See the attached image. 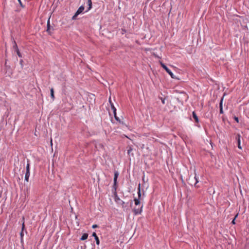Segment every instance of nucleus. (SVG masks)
<instances>
[{
  "label": "nucleus",
  "instance_id": "36",
  "mask_svg": "<svg viewBox=\"0 0 249 249\" xmlns=\"http://www.w3.org/2000/svg\"><path fill=\"white\" fill-rule=\"evenodd\" d=\"M23 62V60L22 59H21L20 60V63L22 65V63Z\"/></svg>",
  "mask_w": 249,
  "mask_h": 249
},
{
  "label": "nucleus",
  "instance_id": "28",
  "mask_svg": "<svg viewBox=\"0 0 249 249\" xmlns=\"http://www.w3.org/2000/svg\"><path fill=\"white\" fill-rule=\"evenodd\" d=\"M195 179H196V182H195V186H196V183L198 182V180H197V178H196V177H195Z\"/></svg>",
  "mask_w": 249,
  "mask_h": 249
},
{
  "label": "nucleus",
  "instance_id": "38",
  "mask_svg": "<svg viewBox=\"0 0 249 249\" xmlns=\"http://www.w3.org/2000/svg\"><path fill=\"white\" fill-rule=\"evenodd\" d=\"M164 100H165V99H163V100H162V103H163V104H164V103H165V102H164Z\"/></svg>",
  "mask_w": 249,
  "mask_h": 249
},
{
  "label": "nucleus",
  "instance_id": "26",
  "mask_svg": "<svg viewBox=\"0 0 249 249\" xmlns=\"http://www.w3.org/2000/svg\"><path fill=\"white\" fill-rule=\"evenodd\" d=\"M77 16L78 15H76V13H75V14L72 17V19H73V20L76 19V17H77Z\"/></svg>",
  "mask_w": 249,
  "mask_h": 249
},
{
  "label": "nucleus",
  "instance_id": "13",
  "mask_svg": "<svg viewBox=\"0 0 249 249\" xmlns=\"http://www.w3.org/2000/svg\"><path fill=\"white\" fill-rule=\"evenodd\" d=\"M47 26V29L46 31L49 34H51V25L50 24V19H49L48 20Z\"/></svg>",
  "mask_w": 249,
  "mask_h": 249
},
{
  "label": "nucleus",
  "instance_id": "32",
  "mask_svg": "<svg viewBox=\"0 0 249 249\" xmlns=\"http://www.w3.org/2000/svg\"><path fill=\"white\" fill-rule=\"evenodd\" d=\"M235 218H233V219L231 221V224H235Z\"/></svg>",
  "mask_w": 249,
  "mask_h": 249
},
{
  "label": "nucleus",
  "instance_id": "14",
  "mask_svg": "<svg viewBox=\"0 0 249 249\" xmlns=\"http://www.w3.org/2000/svg\"><path fill=\"white\" fill-rule=\"evenodd\" d=\"M134 201L136 206H140V199L135 198Z\"/></svg>",
  "mask_w": 249,
  "mask_h": 249
},
{
  "label": "nucleus",
  "instance_id": "18",
  "mask_svg": "<svg viewBox=\"0 0 249 249\" xmlns=\"http://www.w3.org/2000/svg\"><path fill=\"white\" fill-rule=\"evenodd\" d=\"M138 190V198L140 199L141 197V184H139Z\"/></svg>",
  "mask_w": 249,
  "mask_h": 249
},
{
  "label": "nucleus",
  "instance_id": "12",
  "mask_svg": "<svg viewBox=\"0 0 249 249\" xmlns=\"http://www.w3.org/2000/svg\"><path fill=\"white\" fill-rule=\"evenodd\" d=\"M126 148L127 149V154L129 156H130V155H132V156H133V153L131 154V152L133 150V148L131 147V146L128 145L127 146Z\"/></svg>",
  "mask_w": 249,
  "mask_h": 249
},
{
  "label": "nucleus",
  "instance_id": "2",
  "mask_svg": "<svg viewBox=\"0 0 249 249\" xmlns=\"http://www.w3.org/2000/svg\"><path fill=\"white\" fill-rule=\"evenodd\" d=\"M30 163H28L26 168V173L25 175V180L27 182L29 181V178L30 175Z\"/></svg>",
  "mask_w": 249,
  "mask_h": 249
},
{
  "label": "nucleus",
  "instance_id": "22",
  "mask_svg": "<svg viewBox=\"0 0 249 249\" xmlns=\"http://www.w3.org/2000/svg\"><path fill=\"white\" fill-rule=\"evenodd\" d=\"M50 91H51V97L53 100L54 98L53 89V88H52L50 90Z\"/></svg>",
  "mask_w": 249,
  "mask_h": 249
},
{
  "label": "nucleus",
  "instance_id": "1",
  "mask_svg": "<svg viewBox=\"0 0 249 249\" xmlns=\"http://www.w3.org/2000/svg\"><path fill=\"white\" fill-rule=\"evenodd\" d=\"M4 71L6 76H10L13 73L12 68L10 66L7 65V60H5Z\"/></svg>",
  "mask_w": 249,
  "mask_h": 249
},
{
  "label": "nucleus",
  "instance_id": "17",
  "mask_svg": "<svg viewBox=\"0 0 249 249\" xmlns=\"http://www.w3.org/2000/svg\"><path fill=\"white\" fill-rule=\"evenodd\" d=\"M88 4L89 7L88 8V10L86 12H87V11L90 10L91 9V8H92V1H91V0H88Z\"/></svg>",
  "mask_w": 249,
  "mask_h": 249
},
{
  "label": "nucleus",
  "instance_id": "34",
  "mask_svg": "<svg viewBox=\"0 0 249 249\" xmlns=\"http://www.w3.org/2000/svg\"><path fill=\"white\" fill-rule=\"evenodd\" d=\"M238 215V213H237L235 215V216H234V218H235V219H236V218L237 217Z\"/></svg>",
  "mask_w": 249,
  "mask_h": 249
},
{
  "label": "nucleus",
  "instance_id": "29",
  "mask_svg": "<svg viewBox=\"0 0 249 249\" xmlns=\"http://www.w3.org/2000/svg\"><path fill=\"white\" fill-rule=\"evenodd\" d=\"M174 109H176V111H178V110H180V108L179 107H177L176 106L174 107Z\"/></svg>",
  "mask_w": 249,
  "mask_h": 249
},
{
  "label": "nucleus",
  "instance_id": "19",
  "mask_svg": "<svg viewBox=\"0 0 249 249\" xmlns=\"http://www.w3.org/2000/svg\"><path fill=\"white\" fill-rule=\"evenodd\" d=\"M117 181H116V183H115V182H113L112 193L115 191L117 192Z\"/></svg>",
  "mask_w": 249,
  "mask_h": 249
},
{
  "label": "nucleus",
  "instance_id": "33",
  "mask_svg": "<svg viewBox=\"0 0 249 249\" xmlns=\"http://www.w3.org/2000/svg\"><path fill=\"white\" fill-rule=\"evenodd\" d=\"M113 114H114V118L115 119L116 117H117V114H116V111H115V113H113Z\"/></svg>",
  "mask_w": 249,
  "mask_h": 249
},
{
  "label": "nucleus",
  "instance_id": "4",
  "mask_svg": "<svg viewBox=\"0 0 249 249\" xmlns=\"http://www.w3.org/2000/svg\"><path fill=\"white\" fill-rule=\"evenodd\" d=\"M22 221H23V223L22 224L21 231V232L20 233V240H21V243L23 242V236H24L23 231L25 229L24 217H23V218H22Z\"/></svg>",
  "mask_w": 249,
  "mask_h": 249
},
{
  "label": "nucleus",
  "instance_id": "8",
  "mask_svg": "<svg viewBox=\"0 0 249 249\" xmlns=\"http://www.w3.org/2000/svg\"><path fill=\"white\" fill-rule=\"evenodd\" d=\"M84 9H85V7L84 6L82 5V6H80L79 7V8L78 9V10H77V11L76 12V15H79V14L82 13L83 12V11H84Z\"/></svg>",
  "mask_w": 249,
  "mask_h": 249
},
{
  "label": "nucleus",
  "instance_id": "23",
  "mask_svg": "<svg viewBox=\"0 0 249 249\" xmlns=\"http://www.w3.org/2000/svg\"><path fill=\"white\" fill-rule=\"evenodd\" d=\"M172 79H177L178 80L180 79V78L179 77L175 76L173 73H172Z\"/></svg>",
  "mask_w": 249,
  "mask_h": 249
},
{
  "label": "nucleus",
  "instance_id": "20",
  "mask_svg": "<svg viewBox=\"0 0 249 249\" xmlns=\"http://www.w3.org/2000/svg\"><path fill=\"white\" fill-rule=\"evenodd\" d=\"M13 43H14L13 49L15 50V51L16 52V51L18 50V45L17 44V43L15 40H14Z\"/></svg>",
  "mask_w": 249,
  "mask_h": 249
},
{
  "label": "nucleus",
  "instance_id": "24",
  "mask_svg": "<svg viewBox=\"0 0 249 249\" xmlns=\"http://www.w3.org/2000/svg\"><path fill=\"white\" fill-rule=\"evenodd\" d=\"M16 52L17 53V55L18 56V57H22V55H21V53H20L19 50L16 51Z\"/></svg>",
  "mask_w": 249,
  "mask_h": 249
},
{
  "label": "nucleus",
  "instance_id": "31",
  "mask_svg": "<svg viewBox=\"0 0 249 249\" xmlns=\"http://www.w3.org/2000/svg\"><path fill=\"white\" fill-rule=\"evenodd\" d=\"M18 1L19 2V3L20 4V6H22V7H23V5H22V3L21 1V0H18Z\"/></svg>",
  "mask_w": 249,
  "mask_h": 249
},
{
  "label": "nucleus",
  "instance_id": "3",
  "mask_svg": "<svg viewBox=\"0 0 249 249\" xmlns=\"http://www.w3.org/2000/svg\"><path fill=\"white\" fill-rule=\"evenodd\" d=\"M143 205L142 206H136L133 211L135 215H138L139 214H141L142 212V209Z\"/></svg>",
  "mask_w": 249,
  "mask_h": 249
},
{
  "label": "nucleus",
  "instance_id": "27",
  "mask_svg": "<svg viewBox=\"0 0 249 249\" xmlns=\"http://www.w3.org/2000/svg\"><path fill=\"white\" fill-rule=\"evenodd\" d=\"M234 120H235L237 123H238V122H239V119H238V118L237 117L235 116V117H234Z\"/></svg>",
  "mask_w": 249,
  "mask_h": 249
},
{
  "label": "nucleus",
  "instance_id": "6",
  "mask_svg": "<svg viewBox=\"0 0 249 249\" xmlns=\"http://www.w3.org/2000/svg\"><path fill=\"white\" fill-rule=\"evenodd\" d=\"M241 135L240 134H237L236 135V137H235V139L237 142V146L238 147V148H239L240 149H242V147L241 146Z\"/></svg>",
  "mask_w": 249,
  "mask_h": 249
},
{
  "label": "nucleus",
  "instance_id": "39",
  "mask_svg": "<svg viewBox=\"0 0 249 249\" xmlns=\"http://www.w3.org/2000/svg\"><path fill=\"white\" fill-rule=\"evenodd\" d=\"M175 91H176V92H177V90H176V89H174V90H173V91H172V92H175Z\"/></svg>",
  "mask_w": 249,
  "mask_h": 249
},
{
  "label": "nucleus",
  "instance_id": "21",
  "mask_svg": "<svg viewBox=\"0 0 249 249\" xmlns=\"http://www.w3.org/2000/svg\"><path fill=\"white\" fill-rule=\"evenodd\" d=\"M109 102L111 105V109H112L113 113H115V111H116V108L114 106L113 104L111 102L110 100H109Z\"/></svg>",
  "mask_w": 249,
  "mask_h": 249
},
{
  "label": "nucleus",
  "instance_id": "37",
  "mask_svg": "<svg viewBox=\"0 0 249 249\" xmlns=\"http://www.w3.org/2000/svg\"><path fill=\"white\" fill-rule=\"evenodd\" d=\"M171 12V8L170 9L169 13L168 14V15H169L170 13Z\"/></svg>",
  "mask_w": 249,
  "mask_h": 249
},
{
  "label": "nucleus",
  "instance_id": "25",
  "mask_svg": "<svg viewBox=\"0 0 249 249\" xmlns=\"http://www.w3.org/2000/svg\"><path fill=\"white\" fill-rule=\"evenodd\" d=\"M115 120H116L117 121L119 122L120 123H121V124H123V122H122L120 120L118 116H117V117H116Z\"/></svg>",
  "mask_w": 249,
  "mask_h": 249
},
{
  "label": "nucleus",
  "instance_id": "30",
  "mask_svg": "<svg viewBox=\"0 0 249 249\" xmlns=\"http://www.w3.org/2000/svg\"><path fill=\"white\" fill-rule=\"evenodd\" d=\"M97 227H98V225H96V224L93 225L92 226V228L93 229L97 228Z\"/></svg>",
  "mask_w": 249,
  "mask_h": 249
},
{
  "label": "nucleus",
  "instance_id": "15",
  "mask_svg": "<svg viewBox=\"0 0 249 249\" xmlns=\"http://www.w3.org/2000/svg\"><path fill=\"white\" fill-rule=\"evenodd\" d=\"M118 176H119V173L118 172V171H115L114 179H113V182H115V183H116V182L117 181Z\"/></svg>",
  "mask_w": 249,
  "mask_h": 249
},
{
  "label": "nucleus",
  "instance_id": "35",
  "mask_svg": "<svg viewBox=\"0 0 249 249\" xmlns=\"http://www.w3.org/2000/svg\"><path fill=\"white\" fill-rule=\"evenodd\" d=\"M120 201L122 202V205H123L124 204V202L123 201L121 200Z\"/></svg>",
  "mask_w": 249,
  "mask_h": 249
},
{
  "label": "nucleus",
  "instance_id": "5",
  "mask_svg": "<svg viewBox=\"0 0 249 249\" xmlns=\"http://www.w3.org/2000/svg\"><path fill=\"white\" fill-rule=\"evenodd\" d=\"M192 118L195 120V122L196 123V125L198 127H200V126L199 124V119L195 111L192 112Z\"/></svg>",
  "mask_w": 249,
  "mask_h": 249
},
{
  "label": "nucleus",
  "instance_id": "16",
  "mask_svg": "<svg viewBox=\"0 0 249 249\" xmlns=\"http://www.w3.org/2000/svg\"><path fill=\"white\" fill-rule=\"evenodd\" d=\"M88 237V234L87 233H84L82 236H81L80 240L84 241L87 239Z\"/></svg>",
  "mask_w": 249,
  "mask_h": 249
},
{
  "label": "nucleus",
  "instance_id": "9",
  "mask_svg": "<svg viewBox=\"0 0 249 249\" xmlns=\"http://www.w3.org/2000/svg\"><path fill=\"white\" fill-rule=\"evenodd\" d=\"M92 236L94 237L96 244L99 245L100 244V240L96 233L95 232H93Z\"/></svg>",
  "mask_w": 249,
  "mask_h": 249
},
{
  "label": "nucleus",
  "instance_id": "10",
  "mask_svg": "<svg viewBox=\"0 0 249 249\" xmlns=\"http://www.w3.org/2000/svg\"><path fill=\"white\" fill-rule=\"evenodd\" d=\"M223 97H222L221 99L220 102L219 103V108H220V113L223 114Z\"/></svg>",
  "mask_w": 249,
  "mask_h": 249
},
{
  "label": "nucleus",
  "instance_id": "7",
  "mask_svg": "<svg viewBox=\"0 0 249 249\" xmlns=\"http://www.w3.org/2000/svg\"><path fill=\"white\" fill-rule=\"evenodd\" d=\"M161 66L171 76V71L163 63L160 62Z\"/></svg>",
  "mask_w": 249,
  "mask_h": 249
},
{
  "label": "nucleus",
  "instance_id": "11",
  "mask_svg": "<svg viewBox=\"0 0 249 249\" xmlns=\"http://www.w3.org/2000/svg\"><path fill=\"white\" fill-rule=\"evenodd\" d=\"M113 195H114V199H115V201L117 202V203H118V201H121V199H120V198L119 197V196H118V195H117V192H113Z\"/></svg>",
  "mask_w": 249,
  "mask_h": 249
}]
</instances>
